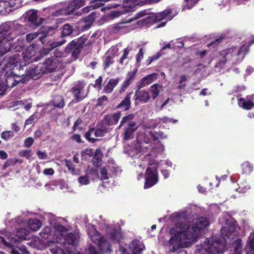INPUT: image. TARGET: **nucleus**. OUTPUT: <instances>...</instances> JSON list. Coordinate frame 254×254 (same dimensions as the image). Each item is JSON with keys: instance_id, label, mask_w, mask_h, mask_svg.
<instances>
[{"instance_id": "nucleus-5", "label": "nucleus", "mask_w": 254, "mask_h": 254, "mask_svg": "<svg viewBox=\"0 0 254 254\" xmlns=\"http://www.w3.org/2000/svg\"><path fill=\"white\" fill-rule=\"evenodd\" d=\"M248 50L249 46L244 45L239 50L236 48L234 49L229 48L223 51L221 53V56L223 59L217 63V66L222 67L227 61H230L232 64L241 61Z\"/></svg>"}, {"instance_id": "nucleus-2", "label": "nucleus", "mask_w": 254, "mask_h": 254, "mask_svg": "<svg viewBox=\"0 0 254 254\" xmlns=\"http://www.w3.org/2000/svg\"><path fill=\"white\" fill-rule=\"evenodd\" d=\"M223 226L221 229L222 239L210 240L206 239L196 250V254H220L223 253L227 243L234 239L237 233L234 219L228 214H225L219 219Z\"/></svg>"}, {"instance_id": "nucleus-34", "label": "nucleus", "mask_w": 254, "mask_h": 254, "mask_svg": "<svg viewBox=\"0 0 254 254\" xmlns=\"http://www.w3.org/2000/svg\"><path fill=\"white\" fill-rule=\"evenodd\" d=\"M32 103L31 99H29L25 100L23 101H18L15 102L14 103V106L15 105V106L19 105L21 106H23L24 109L28 111L32 107Z\"/></svg>"}, {"instance_id": "nucleus-44", "label": "nucleus", "mask_w": 254, "mask_h": 254, "mask_svg": "<svg viewBox=\"0 0 254 254\" xmlns=\"http://www.w3.org/2000/svg\"><path fill=\"white\" fill-rule=\"evenodd\" d=\"M14 135L13 131L10 130H6L2 132L1 134V137L5 140L13 137Z\"/></svg>"}, {"instance_id": "nucleus-8", "label": "nucleus", "mask_w": 254, "mask_h": 254, "mask_svg": "<svg viewBox=\"0 0 254 254\" xmlns=\"http://www.w3.org/2000/svg\"><path fill=\"white\" fill-rule=\"evenodd\" d=\"M1 29L6 33L5 36L10 42L17 35L24 34L26 32L24 28L18 23H5L2 25Z\"/></svg>"}, {"instance_id": "nucleus-31", "label": "nucleus", "mask_w": 254, "mask_h": 254, "mask_svg": "<svg viewBox=\"0 0 254 254\" xmlns=\"http://www.w3.org/2000/svg\"><path fill=\"white\" fill-rule=\"evenodd\" d=\"M238 105L240 107L246 110H250L254 106L252 102L244 98H240L238 99Z\"/></svg>"}, {"instance_id": "nucleus-4", "label": "nucleus", "mask_w": 254, "mask_h": 254, "mask_svg": "<svg viewBox=\"0 0 254 254\" xmlns=\"http://www.w3.org/2000/svg\"><path fill=\"white\" fill-rule=\"evenodd\" d=\"M138 139L143 140L145 144H143L140 146V152L146 153L145 158L149 160L151 158L154 159L157 157V154L161 153L164 151V146L160 142H157L152 147L151 145H147L151 139L153 140H157L158 138L155 134L151 131L145 130L143 133H140L138 135Z\"/></svg>"}, {"instance_id": "nucleus-46", "label": "nucleus", "mask_w": 254, "mask_h": 254, "mask_svg": "<svg viewBox=\"0 0 254 254\" xmlns=\"http://www.w3.org/2000/svg\"><path fill=\"white\" fill-rule=\"evenodd\" d=\"M131 50L130 48L128 47L125 49L124 50V54L121 57L120 59L119 62L121 64H124L125 60H126L128 58V55L129 51Z\"/></svg>"}, {"instance_id": "nucleus-56", "label": "nucleus", "mask_w": 254, "mask_h": 254, "mask_svg": "<svg viewBox=\"0 0 254 254\" xmlns=\"http://www.w3.org/2000/svg\"><path fill=\"white\" fill-rule=\"evenodd\" d=\"M248 243L252 249L254 250V234H251L248 239Z\"/></svg>"}, {"instance_id": "nucleus-53", "label": "nucleus", "mask_w": 254, "mask_h": 254, "mask_svg": "<svg viewBox=\"0 0 254 254\" xmlns=\"http://www.w3.org/2000/svg\"><path fill=\"white\" fill-rule=\"evenodd\" d=\"M50 228L48 227H45L42 231L40 232L41 236L44 239L48 238V235L50 232Z\"/></svg>"}, {"instance_id": "nucleus-6", "label": "nucleus", "mask_w": 254, "mask_h": 254, "mask_svg": "<svg viewBox=\"0 0 254 254\" xmlns=\"http://www.w3.org/2000/svg\"><path fill=\"white\" fill-rule=\"evenodd\" d=\"M171 10L166 9L161 12L157 13H151L147 15V16L139 20L137 23L139 25L149 26L156 22L160 21L163 19L170 20L172 17L170 16Z\"/></svg>"}, {"instance_id": "nucleus-26", "label": "nucleus", "mask_w": 254, "mask_h": 254, "mask_svg": "<svg viewBox=\"0 0 254 254\" xmlns=\"http://www.w3.org/2000/svg\"><path fill=\"white\" fill-rule=\"evenodd\" d=\"M121 116V112H118L113 114L106 115L105 118V120L109 126H112L116 124L118 122Z\"/></svg>"}, {"instance_id": "nucleus-62", "label": "nucleus", "mask_w": 254, "mask_h": 254, "mask_svg": "<svg viewBox=\"0 0 254 254\" xmlns=\"http://www.w3.org/2000/svg\"><path fill=\"white\" fill-rule=\"evenodd\" d=\"M85 254H99L96 251L95 248L92 246H90L88 250L86 251Z\"/></svg>"}, {"instance_id": "nucleus-52", "label": "nucleus", "mask_w": 254, "mask_h": 254, "mask_svg": "<svg viewBox=\"0 0 254 254\" xmlns=\"http://www.w3.org/2000/svg\"><path fill=\"white\" fill-rule=\"evenodd\" d=\"M101 173V180H106L109 179L108 174L107 173V169L105 168H101L100 170Z\"/></svg>"}, {"instance_id": "nucleus-12", "label": "nucleus", "mask_w": 254, "mask_h": 254, "mask_svg": "<svg viewBox=\"0 0 254 254\" xmlns=\"http://www.w3.org/2000/svg\"><path fill=\"white\" fill-rule=\"evenodd\" d=\"M28 231L25 228H20L17 232L15 237L9 236L7 238V241H6L3 237H0V241L4 243L5 246L8 247H12L13 246L14 243L17 241H21L25 240L27 238L28 234Z\"/></svg>"}, {"instance_id": "nucleus-14", "label": "nucleus", "mask_w": 254, "mask_h": 254, "mask_svg": "<svg viewBox=\"0 0 254 254\" xmlns=\"http://www.w3.org/2000/svg\"><path fill=\"white\" fill-rule=\"evenodd\" d=\"M86 41L87 39L83 38H81L77 42L72 41L67 46L66 50L71 51L72 56L74 59H76L80 52L79 47L81 48L85 47L91 43L89 41H88L86 43Z\"/></svg>"}, {"instance_id": "nucleus-57", "label": "nucleus", "mask_w": 254, "mask_h": 254, "mask_svg": "<svg viewBox=\"0 0 254 254\" xmlns=\"http://www.w3.org/2000/svg\"><path fill=\"white\" fill-rule=\"evenodd\" d=\"M34 143V139L32 137H28L25 140L24 145L26 147H30Z\"/></svg>"}, {"instance_id": "nucleus-7", "label": "nucleus", "mask_w": 254, "mask_h": 254, "mask_svg": "<svg viewBox=\"0 0 254 254\" xmlns=\"http://www.w3.org/2000/svg\"><path fill=\"white\" fill-rule=\"evenodd\" d=\"M88 234L93 242L97 244L102 252H108L110 251L109 242L101 236L93 225L88 226Z\"/></svg>"}, {"instance_id": "nucleus-41", "label": "nucleus", "mask_w": 254, "mask_h": 254, "mask_svg": "<svg viewBox=\"0 0 254 254\" xmlns=\"http://www.w3.org/2000/svg\"><path fill=\"white\" fill-rule=\"evenodd\" d=\"M134 115L133 114H129L126 116L124 117L120 123V125L119 127L120 128L125 123H127L128 122H131L130 121L134 118Z\"/></svg>"}, {"instance_id": "nucleus-33", "label": "nucleus", "mask_w": 254, "mask_h": 254, "mask_svg": "<svg viewBox=\"0 0 254 254\" xmlns=\"http://www.w3.org/2000/svg\"><path fill=\"white\" fill-rule=\"evenodd\" d=\"M110 241L113 242H120L123 238L121 233L118 231L115 230L112 233L110 234Z\"/></svg>"}, {"instance_id": "nucleus-28", "label": "nucleus", "mask_w": 254, "mask_h": 254, "mask_svg": "<svg viewBox=\"0 0 254 254\" xmlns=\"http://www.w3.org/2000/svg\"><path fill=\"white\" fill-rule=\"evenodd\" d=\"M131 93L127 94L126 97L117 106V108L123 109L124 111L128 110L131 106L130 98Z\"/></svg>"}, {"instance_id": "nucleus-47", "label": "nucleus", "mask_w": 254, "mask_h": 254, "mask_svg": "<svg viewBox=\"0 0 254 254\" xmlns=\"http://www.w3.org/2000/svg\"><path fill=\"white\" fill-rule=\"evenodd\" d=\"M108 103V99L106 96H102L97 100V105L98 106H105Z\"/></svg>"}, {"instance_id": "nucleus-48", "label": "nucleus", "mask_w": 254, "mask_h": 254, "mask_svg": "<svg viewBox=\"0 0 254 254\" xmlns=\"http://www.w3.org/2000/svg\"><path fill=\"white\" fill-rule=\"evenodd\" d=\"M40 34H41V33L40 32H36L28 34L26 36V39L28 42H30L37 37Z\"/></svg>"}, {"instance_id": "nucleus-61", "label": "nucleus", "mask_w": 254, "mask_h": 254, "mask_svg": "<svg viewBox=\"0 0 254 254\" xmlns=\"http://www.w3.org/2000/svg\"><path fill=\"white\" fill-rule=\"evenodd\" d=\"M17 46H15L14 48V49L16 51H19L22 49L23 47V40L18 39L17 40Z\"/></svg>"}, {"instance_id": "nucleus-10", "label": "nucleus", "mask_w": 254, "mask_h": 254, "mask_svg": "<svg viewBox=\"0 0 254 254\" xmlns=\"http://www.w3.org/2000/svg\"><path fill=\"white\" fill-rule=\"evenodd\" d=\"M5 82L6 86L7 88H12L19 82H25L27 79L24 78V75H19L15 73V71H12L10 69L5 70Z\"/></svg>"}, {"instance_id": "nucleus-43", "label": "nucleus", "mask_w": 254, "mask_h": 254, "mask_svg": "<svg viewBox=\"0 0 254 254\" xmlns=\"http://www.w3.org/2000/svg\"><path fill=\"white\" fill-rule=\"evenodd\" d=\"M138 68L134 67L133 69L128 72L127 74V80H129L130 81H132L135 78V75L137 72Z\"/></svg>"}, {"instance_id": "nucleus-51", "label": "nucleus", "mask_w": 254, "mask_h": 254, "mask_svg": "<svg viewBox=\"0 0 254 254\" xmlns=\"http://www.w3.org/2000/svg\"><path fill=\"white\" fill-rule=\"evenodd\" d=\"M199 0H185L187 3L186 5L184 6V9H190L194 4H195Z\"/></svg>"}, {"instance_id": "nucleus-17", "label": "nucleus", "mask_w": 254, "mask_h": 254, "mask_svg": "<svg viewBox=\"0 0 254 254\" xmlns=\"http://www.w3.org/2000/svg\"><path fill=\"white\" fill-rule=\"evenodd\" d=\"M19 0H1L0 1V13L9 12L12 9L20 6Z\"/></svg>"}, {"instance_id": "nucleus-22", "label": "nucleus", "mask_w": 254, "mask_h": 254, "mask_svg": "<svg viewBox=\"0 0 254 254\" xmlns=\"http://www.w3.org/2000/svg\"><path fill=\"white\" fill-rule=\"evenodd\" d=\"M18 64H20V66L25 65L24 62H21V58L19 55H14L9 58L7 64L5 66L4 70H7L10 69L12 71H15V67Z\"/></svg>"}, {"instance_id": "nucleus-24", "label": "nucleus", "mask_w": 254, "mask_h": 254, "mask_svg": "<svg viewBox=\"0 0 254 254\" xmlns=\"http://www.w3.org/2000/svg\"><path fill=\"white\" fill-rule=\"evenodd\" d=\"M6 34L2 30L0 32V50H5L6 52H9L12 48V46L11 42L6 37Z\"/></svg>"}, {"instance_id": "nucleus-15", "label": "nucleus", "mask_w": 254, "mask_h": 254, "mask_svg": "<svg viewBox=\"0 0 254 254\" xmlns=\"http://www.w3.org/2000/svg\"><path fill=\"white\" fill-rule=\"evenodd\" d=\"M158 181V176L156 168L148 167L145 172L144 188L148 189L155 185Z\"/></svg>"}, {"instance_id": "nucleus-64", "label": "nucleus", "mask_w": 254, "mask_h": 254, "mask_svg": "<svg viewBox=\"0 0 254 254\" xmlns=\"http://www.w3.org/2000/svg\"><path fill=\"white\" fill-rule=\"evenodd\" d=\"M54 170L52 168L45 169L43 171V173L45 175H53L54 174Z\"/></svg>"}, {"instance_id": "nucleus-1", "label": "nucleus", "mask_w": 254, "mask_h": 254, "mask_svg": "<svg viewBox=\"0 0 254 254\" xmlns=\"http://www.w3.org/2000/svg\"><path fill=\"white\" fill-rule=\"evenodd\" d=\"M210 224L205 217L194 220L191 225L184 223H177L175 228V234L169 240V248L171 252H175L181 247H187L196 241L201 231Z\"/></svg>"}, {"instance_id": "nucleus-11", "label": "nucleus", "mask_w": 254, "mask_h": 254, "mask_svg": "<svg viewBox=\"0 0 254 254\" xmlns=\"http://www.w3.org/2000/svg\"><path fill=\"white\" fill-rule=\"evenodd\" d=\"M38 51L39 47L36 45H32L28 47L23 53V60L24 64L38 61L41 59L36 55Z\"/></svg>"}, {"instance_id": "nucleus-38", "label": "nucleus", "mask_w": 254, "mask_h": 254, "mask_svg": "<svg viewBox=\"0 0 254 254\" xmlns=\"http://www.w3.org/2000/svg\"><path fill=\"white\" fill-rule=\"evenodd\" d=\"M240 242L238 240L233 244L232 248H234V251L231 254H241L242 245Z\"/></svg>"}, {"instance_id": "nucleus-45", "label": "nucleus", "mask_w": 254, "mask_h": 254, "mask_svg": "<svg viewBox=\"0 0 254 254\" xmlns=\"http://www.w3.org/2000/svg\"><path fill=\"white\" fill-rule=\"evenodd\" d=\"M85 138L90 141L94 142L95 140L94 137V129L91 128L88 130L85 134Z\"/></svg>"}, {"instance_id": "nucleus-29", "label": "nucleus", "mask_w": 254, "mask_h": 254, "mask_svg": "<svg viewBox=\"0 0 254 254\" xmlns=\"http://www.w3.org/2000/svg\"><path fill=\"white\" fill-rule=\"evenodd\" d=\"M119 81V78L111 79L107 84L104 87V92L106 93H111L114 88L118 85Z\"/></svg>"}, {"instance_id": "nucleus-32", "label": "nucleus", "mask_w": 254, "mask_h": 254, "mask_svg": "<svg viewBox=\"0 0 254 254\" xmlns=\"http://www.w3.org/2000/svg\"><path fill=\"white\" fill-rule=\"evenodd\" d=\"M29 228L34 231H37L41 227L40 221L36 218L30 219L28 223Z\"/></svg>"}, {"instance_id": "nucleus-58", "label": "nucleus", "mask_w": 254, "mask_h": 254, "mask_svg": "<svg viewBox=\"0 0 254 254\" xmlns=\"http://www.w3.org/2000/svg\"><path fill=\"white\" fill-rule=\"evenodd\" d=\"M181 213L179 212H176L171 215V219L173 222H175L180 221L181 218Z\"/></svg>"}, {"instance_id": "nucleus-9", "label": "nucleus", "mask_w": 254, "mask_h": 254, "mask_svg": "<svg viewBox=\"0 0 254 254\" xmlns=\"http://www.w3.org/2000/svg\"><path fill=\"white\" fill-rule=\"evenodd\" d=\"M144 249L143 243L135 240L127 246L125 245V247H124L120 245L119 252H120L121 254H140Z\"/></svg>"}, {"instance_id": "nucleus-19", "label": "nucleus", "mask_w": 254, "mask_h": 254, "mask_svg": "<svg viewBox=\"0 0 254 254\" xmlns=\"http://www.w3.org/2000/svg\"><path fill=\"white\" fill-rule=\"evenodd\" d=\"M43 65L40 64L36 67H30L27 71L26 75H24L25 79L28 80L30 77L34 79L39 78L41 75L45 73V69L43 68Z\"/></svg>"}, {"instance_id": "nucleus-18", "label": "nucleus", "mask_w": 254, "mask_h": 254, "mask_svg": "<svg viewBox=\"0 0 254 254\" xmlns=\"http://www.w3.org/2000/svg\"><path fill=\"white\" fill-rule=\"evenodd\" d=\"M150 99L151 95L148 91L140 90L138 88L135 92L134 101L135 105H137L139 103H147Z\"/></svg>"}, {"instance_id": "nucleus-20", "label": "nucleus", "mask_w": 254, "mask_h": 254, "mask_svg": "<svg viewBox=\"0 0 254 254\" xmlns=\"http://www.w3.org/2000/svg\"><path fill=\"white\" fill-rule=\"evenodd\" d=\"M85 5V0H72L67 5L64 11L63 9H62V14L69 15Z\"/></svg>"}, {"instance_id": "nucleus-23", "label": "nucleus", "mask_w": 254, "mask_h": 254, "mask_svg": "<svg viewBox=\"0 0 254 254\" xmlns=\"http://www.w3.org/2000/svg\"><path fill=\"white\" fill-rule=\"evenodd\" d=\"M26 14L28 21L36 26H40L45 21L44 18L38 16L37 12L36 10H30L27 11Z\"/></svg>"}, {"instance_id": "nucleus-42", "label": "nucleus", "mask_w": 254, "mask_h": 254, "mask_svg": "<svg viewBox=\"0 0 254 254\" xmlns=\"http://www.w3.org/2000/svg\"><path fill=\"white\" fill-rule=\"evenodd\" d=\"M18 154L21 157H24L27 159H30L33 155V153L31 150H21L19 152Z\"/></svg>"}, {"instance_id": "nucleus-55", "label": "nucleus", "mask_w": 254, "mask_h": 254, "mask_svg": "<svg viewBox=\"0 0 254 254\" xmlns=\"http://www.w3.org/2000/svg\"><path fill=\"white\" fill-rule=\"evenodd\" d=\"M105 133L106 131L103 129H98L95 130L94 129V136L95 137H102L104 136Z\"/></svg>"}, {"instance_id": "nucleus-13", "label": "nucleus", "mask_w": 254, "mask_h": 254, "mask_svg": "<svg viewBox=\"0 0 254 254\" xmlns=\"http://www.w3.org/2000/svg\"><path fill=\"white\" fill-rule=\"evenodd\" d=\"M85 84L84 82L78 81L72 87L71 91L73 94L74 97L73 102L78 103L86 97L87 92H85Z\"/></svg>"}, {"instance_id": "nucleus-54", "label": "nucleus", "mask_w": 254, "mask_h": 254, "mask_svg": "<svg viewBox=\"0 0 254 254\" xmlns=\"http://www.w3.org/2000/svg\"><path fill=\"white\" fill-rule=\"evenodd\" d=\"M113 63V60L112 58L110 56H108L106 57L104 64H105V68L108 67L110 64Z\"/></svg>"}, {"instance_id": "nucleus-3", "label": "nucleus", "mask_w": 254, "mask_h": 254, "mask_svg": "<svg viewBox=\"0 0 254 254\" xmlns=\"http://www.w3.org/2000/svg\"><path fill=\"white\" fill-rule=\"evenodd\" d=\"M55 229L58 233L55 247L50 249L53 254H72L74 247L77 244L79 235L77 233H67L64 227L57 225Z\"/></svg>"}, {"instance_id": "nucleus-60", "label": "nucleus", "mask_w": 254, "mask_h": 254, "mask_svg": "<svg viewBox=\"0 0 254 254\" xmlns=\"http://www.w3.org/2000/svg\"><path fill=\"white\" fill-rule=\"evenodd\" d=\"M37 155L40 159H46L48 158L47 153L40 150H38L37 152Z\"/></svg>"}, {"instance_id": "nucleus-35", "label": "nucleus", "mask_w": 254, "mask_h": 254, "mask_svg": "<svg viewBox=\"0 0 254 254\" xmlns=\"http://www.w3.org/2000/svg\"><path fill=\"white\" fill-rule=\"evenodd\" d=\"M94 21V18L92 16L89 15L88 17L84 18V25H82V30L83 31L88 30L91 26L92 22Z\"/></svg>"}, {"instance_id": "nucleus-27", "label": "nucleus", "mask_w": 254, "mask_h": 254, "mask_svg": "<svg viewBox=\"0 0 254 254\" xmlns=\"http://www.w3.org/2000/svg\"><path fill=\"white\" fill-rule=\"evenodd\" d=\"M43 65V68L45 69V73L51 72L56 68V62L51 59H47L43 64H40Z\"/></svg>"}, {"instance_id": "nucleus-21", "label": "nucleus", "mask_w": 254, "mask_h": 254, "mask_svg": "<svg viewBox=\"0 0 254 254\" xmlns=\"http://www.w3.org/2000/svg\"><path fill=\"white\" fill-rule=\"evenodd\" d=\"M138 127V126L134 122L128 123L124 128L123 139L125 140L132 139L133 137L134 132Z\"/></svg>"}, {"instance_id": "nucleus-49", "label": "nucleus", "mask_w": 254, "mask_h": 254, "mask_svg": "<svg viewBox=\"0 0 254 254\" xmlns=\"http://www.w3.org/2000/svg\"><path fill=\"white\" fill-rule=\"evenodd\" d=\"M37 120V117L36 116V113H35L25 121V126L31 125L33 122H36Z\"/></svg>"}, {"instance_id": "nucleus-50", "label": "nucleus", "mask_w": 254, "mask_h": 254, "mask_svg": "<svg viewBox=\"0 0 254 254\" xmlns=\"http://www.w3.org/2000/svg\"><path fill=\"white\" fill-rule=\"evenodd\" d=\"M18 249L20 252H18L15 249H12V254H29L28 252L26 250L25 248L23 246H21L18 248Z\"/></svg>"}, {"instance_id": "nucleus-40", "label": "nucleus", "mask_w": 254, "mask_h": 254, "mask_svg": "<svg viewBox=\"0 0 254 254\" xmlns=\"http://www.w3.org/2000/svg\"><path fill=\"white\" fill-rule=\"evenodd\" d=\"M242 168L243 173L245 174H250L253 171V166L248 162L243 163L242 164Z\"/></svg>"}, {"instance_id": "nucleus-16", "label": "nucleus", "mask_w": 254, "mask_h": 254, "mask_svg": "<svg viewBox=\"0 0 254 254\" xmlns=\"http://www.w3.org/2000/svg\"><path fill=\"white\" fill-rule=\"evenodd\" d=\"M98 178V173L97 170L94 169L88 170L85 175L78 177V182L81 185H88L90 184L91 180Z\"/></svg>"}, {"instance_id": "nucleus-25", "label": "nucleus", "mask_w": 254, "mask_h": 254, "mask_svg": "<svg viewBox=\"0 0 254 254\" xmlns=\"http://www.w3.org/2000/svg\"><path fill=\"white\" fill-rule=\"evenodd\" d=\"M157 77L156 73H152L147 75L138 81L137 86L138 88L141 89L156 80Z\"/></svg>"}, {"instance_id": "nucleus-30", "label": "nucleus", "mask_w": 254, "mask_h": 254, "mask_svg": "<svg viewBox=\"0 0 254 254\" xmlns=\"http://www.w3.org/2000/svg\"><path fill=\"white\" fill-rule=\"evenodd\" d=\"M149 90L151 94V98L154 100L158 96L160 92L163 91V86L156 83L150 86Z\"/></svg>"}, {"instance_id": "nucleus-59", "label": "nucleus", "mask_w": 254, "mask_h": 254, "mask_svg": "<svg viewBox=\"0 0 254 254\" xmlns=\"http://www.w3.org/2000/svg\"><path fill=\"white\" fill-rule=\"evenodd\" d=\"M93 154V150L91 149H84L82 152L81 155L82 157L85 156L86 158V157L85 156H90Z\"/></svg>"}, {"instance_id": "nucleus-39", "label": "nucleus", "mask_w": 254, "mask_h": 254, "mask_svg": "<svg viewBox=\"0 0 254 254\" xmlns=\"http://www.w3.org/2000/svg\"><path fill=\"white\" fill-rule=\"evenodd\" d=\"M53 104L55 107L62 108L64 106L63 98L61 96L56 97L53 100Z\"/></svg>"}, {"instance_id": "nucleus-36", "label": "nucleus", "mask_w": 254, "mask_h": 254, "mask_svg": "<svg viewBox=\"0 0 254 254\" xmlns=\"http://www.w3.org/2000/svg\"><path fill=\"white\" fill-rule=\"evenodd\" d=\"M73 32V28L68 24H65L62 27V35L63 37L69 36Z\"/></svg>"}, {"instance_id": "nucleus-63", "label": "nucleus", "mask_w": 254, "mask_h": 254, "mask_svg": "<svg viewBox=\"0 0 254 254\" xmlns=\"http://www.w3.org/2000/svg\"><path fill=\"white\" fill-rule=\"evenodd\" d=\"M143 58V52L142 48L139 49L138 53L136 55V62L139 63Z\"/></svg>"}, {"instance_id": "nucleus-37", "label": "nucleus", "mask_w": 254, "mask_h": 254, "mask_svg": "<svg viewBox=\"0 0 254 254\" xmlns=\"http://www.w3.org/2000/svg\"><path fill=\"white\" fill-rule=\"evenodd\" d=\"M65 42V40H62V41H60V42L53 43V47L52 48H43L41 51V54L44 55H46L52 50V49L54 47L61 46V45H63Z\"/></svg>"}]
</instances>
